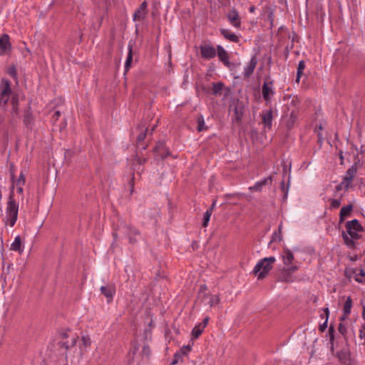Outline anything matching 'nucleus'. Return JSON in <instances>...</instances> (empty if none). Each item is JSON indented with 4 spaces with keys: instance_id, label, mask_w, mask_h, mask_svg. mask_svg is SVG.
Returning <instances> with one entry per match:
<instances>
[{
    "instance_id": "nucleus-1",
    "label": "nucleus",
    "mask_w": 365,
    "mask_h": 365,
    "mask_svg": "<svg viewBox=\"0 0 365 365\" xmlns=\"http://www.w3.org/2000/svg\"><path fill=\"white\" fill-rule=\"evenodd\" d=\"M14 186H11L9 200L6 208V222L10 227H14L16 222L19 213V202L14 199Z\"/></svg>"
},
{
    "instance_id": "nucleus-2",
    "label": "nucleus",
    "mask_w": 365,
    "mask_h": 365,
    "mask_svg": "<svg viewBox=\"0 0 365 365\" xmlns=\"http://www.w3.org/2000/svg\"><path fill=\"white\" fill-rule=\"evenodd\" d=\"M276 262V258L273 256L264 257L259 259L254 267L252 273L255 274L258 279H264L269 271L273 267V264Z\"/></svg>"
},
{
    "instance_id": "nucleus-3",
    "label": "nucleus",
    "mask_w": 365,
    "mask_h": 365,
    "mask_svg": "<svg viewBox=\"0 0 365 365\" xmlns=\"http://www.w3.org/2000/svg\"><path fill=\"white\" fill-rule=\"evenodd\" d=\"M120 231L128 239L129 244L135 245L141 238V233L138 229L128 224H121L119 227Z\"/></svg>"
},
{
    "instance_id": "nucleus-4",
    "label": "nucleus",
    "mask_w": 365,
    "mask_h": 365,
    "mask_svg": "<svg viewBox=\"0 0 365 365\" xmlns=\"http://www.w3.org/2000/svg\"><path fill=\"white\" fill-rule=\"evenodd\" d=\"M11 81L6 78H1L0 83V106L6 108L7 103L13 95Z\"/></svg>"
},
{
    "instance_id": "nucleus-5",
    "label": "nucleus",
    "mask_w": 365,
    "mask_h": 365,
    "mask_svg": "<svg viewBox=\"0 0 365 365\" xmlns=\"http://www.w3.org/2000/svg\"><path fill=\"white\" fill-rule=\"evenodd\" d=\"M275 93L276 91L274 86V81L271 79L269 76H266L262 86V95L266 105L271 103Z\"/></svg>"
},
{
    "instance_id": "nucleus-6",
    "label": "nucleus",
    "mask_w": 365,
    "mask_h": 365,
    "mask_svg": "<svg viewBox=\"0 0 365 365\" xmlns=\"http://www.w3.org/2000/svg\"><path fill=\"white\" fill-rule=\"evenodd\" d=\"M347 234L352 238L359 239V232L363 231V227L356 219L347 221L345 225Z\"/></svg>"
},
{
    "instance_id": "nucleus-7",
    "label": "nucleus",
    "mask_w": 365,
    "mask_h": 365,
    "mask_svg": "<svg viewBox=\"0 0 365 365\" xmlns=\"http://www.w3.org/2000/svg\"><path fill=\"white\" fill-rule=\"evenodd\" d=\"M357 170V163H355L346 171L345 175L343 177L342 184L344 185L346 190L351 186L354 177L356 174Z\"/></svg>"
},
{
    "instance_id": "nucleus-8",
    "label": "nucleus",
    "mask_w": 365,
    "mask_h": 365,
    "mask_svg": "<svg viewBox=\"0 0 365 365\" xmlns=\"http://www.w3.org/2000/svg\"><path fill=\"white\" fill-rule=\"evenodd\" d=\"M217 48H215L210 44H204L200 46L201 57L205 60L214 58L217 56Z\"/></svg>"
},
{
    "instance_id": "nucleus-9",
    "label": "nucleus",
    "mask_w": 365,
    "mask_h": 365,
    "mask_svg": "<svg viewBox=\"0 0 365 365\" xmlns=\"http://www.w3.org/2000/svg\"><path fill=\"white\" fill-rule=\"evenodd\" d=\"M260 116L264 128L271 130L274 118L272 108L270 107L268 110H263L260 113Z\"/></svg>"
},
{
    "instance_id": "nucleus-10",
    "label": "nucleus",
    "mask_w": 365,
    "mask_h": 365,
    "mask_svg": "<svg viewBox=\"0 0 365 365\" xmlns=\"http://www.w3.org/2000/svg\"><path fill=\"white\" fill-rule=\"evenodd\" d=\"M101 293L106 298L108 304L111 303L115 294V285L114 284H108L105 286H101L100 288Z\"/></svg>"
},
{
    "instance_id": "nucleus-11",
    "label": "nucleus",
    "mask_w": 365,
    "mask_h": 365,
    "mask_svg": "<svg viewBox=\"0 0 365 365\" xmlns=\"http://www.w3.org/2000/svg\"><path fill=\"white\" fill-rule=\"evenodd\" d=\"M272 181L273 178L272 175H269L257 181L253 186L249 187L248 190L251 192H262L264 186L272 185Z\"/></svg>"
},
{
    "instance_id": "nucleus-12",
    "label": "nucleus",
    "mask_w": 365,
    "mask_h": 365,
    "mask_svg": "<svg viewBox=\"0 0 365 365\" xmlns=\"http://www.w3.org/2000/svg\"><path fill=\"white\" fill-rule=\"evenodd\" d=\"M148 14V2L146 1H143L140 6L135 10L133 15V20L143 21L144 20Z\"/></svg>"
},
{
    "instance_id": "nucleus-13",
    "label": "nucleus",
    "mask_w": 365,
    "mask_h": 365,
    "mask_svg": "<svg viewBox=\"0 0 365 365\" xmlns=\"http://www.w3.org/2000/svg\"><path fill=\"white\" fill-rule=\"evenodd\" d=\"M153 153L156 155L160 156L161 159H165L170 155V151L164 141H158L156 143Z\"/></svg>"
},
{
    "instance_id": "nucleus-14",
    "label": "nucleus",
    "mask_w": 365,
    "mask_h": 365,
    "mask_svg": "<svg viewBox=\"0 0 365 365\" xmlns=\"http://www.w3.org/2000/svg\"><path fill=\"white\" fill-rule=\"evenodd\" d=\"M299 267L297 265H291L288 267H284L282 271L280 280L286 282H291L292 279V274L298 270Z\"/></svg>"
},
{
    "instance_id": "nucleus-15",
    "label": "nucleus",
    "mask_w": 365,
    "mask_h": 365,
    "mask_svg": "<svg viewBox=\"0 0 365 365\" xmlns=\"http://www.w3.org/2000/svg\"><path fill=\"white\" fill-rule=\"evenodd\" d=\"M12 46L10 42V36L4 34L0 37V56L4 55L7 51H11Z\"/></svg>"
},
{
    "instance_id": "nucleus-16",
    "label": "nucleus",
    "mask_w": 365,
    "mask_h": 365,
    "mask_svg": "<svg viewBox=\"0 0 365 365\" xmlns=\"http://www.w3.org/2000/svg\"><path fill=\"white\" fill-rule=\"evenodd\" d=\"M227 17L232 26L237 29L240 28L242 24L241 19L236 9L233 8L231 9L228 12Z\"/></svg>"
},
{
    "instance_id": "nucleus-17",
    "label": "nucleus",
    "mask_w": 365,
    "mask_h": 365,
    "mask_svg": "<svg viewBox=\"0 0 365 365\" xmlns=\"http://www.w3.org/2000/svg\"><path fill=\"white\" fill-rule=\"evenodd\" d=\"M24 125L29 128L32 129L34 125V117L32 114L31 106H29L27 108L24 110Z\"/></svg>"
},
{
    "instance_id": "nucleus-18",
    "label": "nucleus",
    "mask_w": 365,
    "mask_h": 365,
    "mask_svg": "<svg viewBox=\"0 0 365 365\" xmlns=\"http://www.w3.org/2000/svg\"><path fill=\"white\" fill-rule=\"evenodd\" d=\"M217 56L219 58V60L222 62V63L227 66L230 67V63L229 61V55L226 50L221 45L217 46Z\"/></svg>"
},
{
    "instance_id": "nucleus-19",
    "label": "nucleus",
    "mask_w": 365,
    "mask_h": 365,
    "mask_svg": "<svg viewBox=\"0 0 365 365\" xmlns=\"http://www.w3.org/2000/svg\"><path fill=\"white\" fill-rule=\"evenodd\" d=\"M257 64V59L256 58V56L254 55L251 58L249 63L244 68L243 75L245 78H249L253 73Z\"/></svg>"
},
{
    "instance_id": "nucleus-20",
    "label": "nucleus",
    "mask_w": 365,
    "mask_h": 365,
    "mask_svg": "<svg viewBox=\"0 0 365 365\" xmlns=\"http://www.w3.org/2000/svg\"><path fill=\"white\" fill-rule=\"evenodd\" d=\"M78 339V336H73L71 338V341L68 340H61L57 343V345L59 348L64 349L66 351L69 350L70 349L74 347L76 345L77 340Z\"/></svg>"
},
{
    "instance_id": "nucleus-21",
    "label": "nucleus",
    "mask_w": 365,
    "mask_h": 365,
    "mask_svg": "<svg viewBox=\"0 0 365 365\" xmlns=\"http://www.w3.org/2000/svg\"><path fill=\"white\" fill-rule=\"evenodd\" d=\"M281 256L282 258L283 263L287 267L292 265V264L294 259V257L293 253L290 250H289L288 248L284 249Z\"/></svg>"
},
{
    "instance_id": "nucleus-22",
    "label": "nucleus",
    "mask_w": 365,
    "mask_h": 365,
    "mask_svg": "<svg viewBox=\"0 0 365 365\" xmlns=\"http://www.w3.org/2000/svg\"><path fill=\"white\" fill-rule=\"evenodd\" d=\"M220 32L223 37L233 43H239L240 42V36L236 35L235 34L230 31V30L227 29H220Z\"/></svg>"
},
{
    "instance_id": "nucleus-23",
    "label": "nucleus",
    "mask_w": 365,
    "mask_h": 365,
    "mask_svg": "<svg viewBox=\"0 0 365 365\" xmlns=\"http://www.w3.org/2000/svg\"><path fill=\"white\" fill-rule=\"evenodd\" d=\"M11 98V113L13 116H19V96L17 94H13Z\"/></svg>"
},
{
    "instance_id": "nucleus-24",
    "label": "nucleus",
    "mask_w": 365,
    "mask_h": 365,
    "mask_svg": "<svg viewBox=\"0 0 365 365\" xmlns=\"http://www.w3.org/2000/svg\"><path fill=\"white\" fill-rule=\"evenodd\" d=\"M353 209L352 205H348L342 207L339 212V222H341L344 220L345 217L349 216Z\"/></svg>"
},
{
    "instance_id": "nucleus-25",
    "label": "nucleus",
    "mask_w": 365,
    "mask_h": 365,
    "mask_svg": "<svg viewBox=\"0 0 365 365\" xmlns=\"http://www.w3.org/2000/svg\"><path fill=\"white\" fill-rule=\"evenodd\" d=\"M336 355L341 364L344 365L348 364L350 357L348 351L346 349H341L337 351Z\"/></svg>"
},
{
    "instance_id": "nucleus-26",
    "label": "nucleus",
    "mask_w": 365,
    "mask_h": 365,
    "mask_svg": "<svg viewBox=\"0 0 365 365\" xmlns=\"http://www.w3.org/2000/svg\"><path fill=\"white\" fill-rule=\"evenodd\" d=\"M10 249L12 251L19 252V254L23 252L24 248L21 247V240L19 235L14 238V242L11 245Z\"/></svg>"
},
{
    "instance_id": "nucleus-27",
    "label": "nucleus",
    "mask_w": 365,
    "mask_h": 365,
    "mask_svg": "<svg viewBox=\"0 0 365 365\" xmlns=\"http://www.w3.org/2000/svg\"><path fill=\"white\" fill-rule=\"evenodd\" d=\"M155 128L153 127L150 131L148 128H145L143 131H142L137 137V146L138 148H140L141 143L143 142L148 135V133L149 132V135H152L153 132Z\"/></svg>"
},
{
    "instance_id": "nucleus-28",
    "label": "nucleus",
    "mask_w": 365,
    "mask_h": 365,
    "mask_svg": "<svg viewBox=\"0 0 365 365\" xmlns=\"http://www.w3.org/2000/svg\"><path fill=\"white\" fill-rule=\"evenodd\" d=\"M203 297L209 298V301H208L207 304L211 307L217 305L220 302V299L218 295H214V294H204Z\"/></svg>"
},
{
    "instance_id": "nucleus-29",
    "label": "nucleus",
    "mask_w": 365,
    "mask_h": 365,
    "mask_svg": "<svg viewBox=\"0 0 365 365\" xmlns=\"http://www.w3.org/2000/svg\"><path fill=\"white\" fill-rule=\"evenodd\" d=\"M334 333L335 330L332 326L329 328L327 332V337H329L330 349L331 353L334 354Z\"/></svg>"
},
{
    "instance_id": "nucleus-30",
    "label": "nucleus",
    "mask_w": 365,
    "mask_h": 365,
    "mask_svg": "<svg viewBox=\"0 0 365 365\" xmlns=\"http://www.w3.org/2000/svg\"><path fill=\"white\" fill-rule=\"evenodd\" d=\"M351 307H352V299L350 297H348L346 300L344 302V309H343L344 315L345 317H346L348 315L350 314Z\"/></svg>"
},
{
    "instance_id": "nucleus-31",
    "label": "nucleus",
    "mask_w": 365,
    "mask_h": 365,
    "mask_svg": "<svg viewBox=\"0 0 365 365\" xmlns=\"http://www.w3.org/2000/svg\"><path fill=\"white\" fill-rule=\"evenodd\" d=\"M133 61V50H132V46L128 45V53L125 62V72H127L131 65Z\"/></svg>"
},
{
    "instance_id": "nucleus-32",
    "label": "nucleus",
    "mask_w": 365,
    "mask_h": 365,
    "mask_svg": "<svg viewBox=\"0 0 365 365\" xmlns=\"http://www.w3.org/2000/svg\"><path fill=\"white\" fill-rule=\"evenodd\" d=\"M215 202H213L212 207L210 208L207 209V211L204 213L202 226L205 227H207L208 225V222L210 220V217L212 215V209H213V207L215 206Z\"/></svg>"
},
{
    "instance_id": "nucleus-33",
    "label": "nucleus",
    "mask_w": 365,
    "mask_h": 365,
    "mask_svg": "<svg viewBox=\"0 0 365 365\" xmlns=\"http://www.w3.org/2000/svg\"><path fill=\"white\" fill-rule=\"evenodd\" d=\"M342 237L344 240V242L346 246L349 247H352L354 246V240L355 238H352L351 236H348V235L345 232H342Z\"/></svg>"
},
{
    "instance_id": "nucleus-34",
    "label": "nucleus",
    "mask_w": 365,
    "mask_h": 365,
    "mask_svg": "<svg viewBox=\"0 0 365 365\" xmlns=\"http://www.w3.org/2000/svg\"><path fill=\"white\" fill-rule=\"evenodd\" d=\"M207 128H208L207 126H205V120H204L203 115H200L197 118V131L202 132L203 130H207Z\"/></svg>"
},
{
    "instance_id": "nucleus-35",
    "label": "nucleus",
    "mask_w": 365,
    "mask_h": 365,
    "mask_svg": "<svg viewBox=\"0 0 365 365\" xmlns=\"http://www.w3.org/2000/svg\"><path fill=\"white\" fill-rule=\"evenodd\" d=\"M91 340L88 335H83L81 336V344L80 345L79 348L81 349L82 347H84L85 349L91 346Z\"/></svg>"
},
{
    "instance_id": "nucleus-36",
    "label": "nucleus",
    "mask_w": 365,
    "mask_h": 365,
    "mask_svg": "<svg viewBox=\"0 0 365 365\" xmlns=\"http://www.w3.org/2000/svg\"><path fill=\"white\" fill-rule=\"evenodd\" d=\"M204 328L201 327L200 324L195 326L192 330V337L195 339L198 338L203 332Z\"/></svg>"
},
{
    "instance_id": "nucleus-37",
    "label": "nucleus",
    "mask_w": 365,
    "mask_h": 365,
    "mask_svg": "<svg viewBox=\"0 0 365 365\" xmlns=\"http://www.w3.org/2000/svg\"><path fill=\"white\" fill-rule=\"evenodd\" d=\"M213 94L214 95H219L221 94V91L222 88H224V83L221 81L213 83Z\"/></svg>"
},
{
    "instance_id": "nucleus-38",
    "label": "nucleus",
    "mask_w": 365,
    "mask_h": 365,
    "mask_svg": "<svg viewBox=\"0 0 365 365\" xmlns=\"http://www.w3.org/2000/svg\"><path fill=\"white\" fill-rule=\"evenodd\" d=\"M7 74L13 79L17 80V71L15 65H11L9 67L6 71Z\"/></svg>"
},
{
    "instance_id": "nucleus-39",
    "label": "nucleus",
    "mask_w": 365,
    "mask_h": 365,
    "mask_svg": "<svg viewBox=\"0 0 365 365\" xmlns=\"http://www.w3.org/2000/svg\"><path fill=\"white\" fill-rule=\"evenodd\" d=\"M281 228H282V223L279 225V230L278 231H274L273 233H272V242H275V241H281L282 240V234H281Z\"/></svg>"
},
{
    "instance_id": "nucleus-40",
    "label": "nucleus",
    "mask_w": 365,
    "mask_h": 365,
    "mask_svg": "<svg viewBox=\"0 0 365 365\" xmlns=\"http://www.w3.org/2000/svg\"><path fill=\"white\" fill-rule=\"evenodd\" d=\"M141 354L143 357H146L148 359L150 355V349L148 344H144L142 350H141Z\"/></svg>"
},
{
    "instance_id": "nucleus-41",
    "label": "nucleus",
    "mask_w": 365,
    "mask_h": 365,
    "mask_svg": "<svg viewBox=\"0 0 365 365\" xmlns=\"http://www.w3.org/2000/svg\"><path fill=\"white\" fill-rule=\"evenodd\" d=\"M182 356H181V353L177 351L173 356V359L171 361V364L172 365L177 364L180 361L182 360Z\"/></svg>"
},
{
    "instance_id": "nucleus-42",
    "label": "nucleus",
    "mask_w": 365,
    "mask_h": 365,
    "mask_svg": "<svg viewBox=\"0 0 365 365\" xmlns=\"http://www.w3.org/2000/svg\"><path fill=\"white\" fill-rule=\"evenodd\" d=\"M365 277V271L363 269H360L359 270V273L356 274L355 280L359 282H362L363 279L360 277Z\"/></svg>"
},
{
    "instance_id": "nucleus-43",
    "label": "nucleus",
    "mask_w": 365,
    "mask_h": 365,
    "mask_svg": "<svg viewBox=\"0 0 365 365\" xmlns=\"http://www.w3.org/2000/svg\"><path fill=\"white\" fill-rule=\"evenodd\" d=\"M192 346L190 345L183 346L178 352L181 353V356L187 355L191 351Z\"/></svg>"
},
{
    "instance_id": "nucleus-44",
    "label": "nucleus",
    "mask_w": 365,
    "mask_h": 365,
    "mask_svg": "<svg viewBox=\"0 0 365 365\" xmlns=\"http://www.w3.org/2000/svg\"><path fill=\"white\" fill-rule=\"evenodd\" d=\"M305 62L304 61H300L297 71V74L302 75L304 70L305 68Z\"/></svg>"
},
{
    "instance_id": "nucleus-45",
    "label": "nucleus",
    "mask_w": 365,
    "mask_h": 365,
    "mask_svg": "<svg viewBox=\"0 0 365 365\" xmlns=\"http://www.w3.org/2000/svg\"><path fill=\"white\" fill-rule=\"evenodd\" d=\"M68 331L69 329H62L58 331V335L63 341L68 338Z\"/></svg>"
},
{
    "instance_id": "nucleus-46",
    "label": "nucleus",
    "mask_w": 365,
    "mask_h": 365,
    "mask_svg": "<svg viewBox=\"0 0 365 365\" xmlns=\"http://www.w3.org/2000/svg\"><path fill=\"white\" fill-rule=\"evenodd\" d=\"M280 187H281L282 191H283L284 193V199L287 198V194H288V191H289V184L287 185H285L284 181H282L281 182V185H280Z\"/></svg>"
},
{
    "instance_id": "nucleus-47",
    "label": "nucleus",
    "mask_w": 365,
    "mask_h": 365,
    "mask_svg": "<svg viewBox=\"0 0 365 365\" xmlns=\"http://www.w3.org/2000/svg\"><path fill=\"white\" fill-rule=\"evenodd\" d=\"M341 205L340 199H331L330 206L331 208H338Z\"/></svg>"
},
{
    "instance_id": "nucleus-48",
    "label": "nucleus",
    "mask_w": 365,
    "mask_h": 365,
    "mask_svg": "<svg viewBox=\"0 0 365 365\" xmlns=\"http://www.w3.org/2000/svg\"><path fill=\"white\" fill-rule=\"evenodd\" d=\"M61 112L59 110L55 111L54 113L53 114L52 117H51V123L53 124H55L58 121V120L59 117L61 116Z\"/></svg>"
},
{
    "instance_id": "nucleus-49",
    "label": "nucleus",
    "mask_w": 365,
    "mask_h": 365,
    "mask_svg": "<svg viewBox=\"0 0 365 365\" xmlns=\"http://www.w3.org/2000/svg\"><path fill=\"white\" fill-rule=\"evenodd\" d=\"M25 184V177L24 173L21 172L19 175V178L16 180V185L23 186Z\"/></svg>"
},
{
    "instance_id": "nucleus-50",
    "label": "nucleus",
    "mask_w": 365,
    "mask_h": 365,
    "mask_svg": "<svg viewBox=\"0 0 365 365\" xmlns=\"http://www.w3.org/2000/svg\"><path fill=\"white\" fill-rule=\"evenodd\" d=\"M293 46H294V45L292 43H291L290 45L289 44L287 45V46L285 47L284 56H285L286 59L288 58L289 52L293 48Z\"/></svg>"
},
{
    "instance_id": "nucleus-51",
    "label": "nucleus",
    "mask_w": 365,
    "mask_h": 365,
    "mask_svg": "<svg viewBox=\"0 0 365 365\" xmlns=\"http://www.w3.org/2000/svg\"><path fill=\"white\" fill-rule=\"evenodd\" d=\"M317 342V339H316L314 341L313 349L310 351V359L315 358L317 359V356H315V353L317 349H314V344Z\"/></svg>"
},
{
    "instance_id": "nucleus-52",
    "label": "nucleus",
    "mask_w": 365,
    "mask_h": 365,
    "mask_svg": "<svg viewBox=\"0 0 365 365\" xmlns=\"http://www.w3.org/2000/svg\"><path fill=\"white\" fill-rule=\"evenodd\" d=\"M209 319H210L209 317H207L204 318L202 322L199 324L201 325V327L202 328L205 329L208 324Z\"/></svg>"
},
{
    "instance_id": "nucleus-53",
    "label": "nucleus",
    "mask_w": 365,
    "mask_h": 365,
    "mask_svg": "<svg viewBox=\"0 0 365 365\" xmlns=\"http://www.w3.org/2000/svg\"><path fill=\"white\" fill-rule=\"evenodd\" d=\"M339 331L342 335H345L346 332V328L343 324H340L339 326Z\"/></svg>"
},
{
    "instance_id": "nucleus-54",
    "label": "nucleus",
    "mask_w": 365,
    "mask_h": 365,
    "mask_svg": "<svg viewBox=\"0 0 365 365\" xmlns=\"http://www.w3.org/2000/svg\"><path fill=\"white\" fill-rule=\"evenodd\" d=\"M235 119H236V120H237V121L241 120L242 114L239 113L238 109H237V107L235 108Z\"/></svg>"
},
{
    "instance_id": "nucleus-55",
    "label": "nucleus",
    "mask_w": 365,
    "mask_h": 365,
    "mask_svg": "<svg viewBox=\"0 0 365 365\" xmlns=\"http://www.w3.org/2000/svg\"><path fill=\"white\" fill-rule=\"evenodd\" d=\"M137 162L140 164V165H143L145 164L146 162H147V158H137Z\"/></svg>"
},
{
    "instance_id": "nucleus-56",
    "label": "nucleus",
    "mask_w": 365,
    "mask_h": 365,
    "mask_svg": "<svg viewBox=\"0 0 365 365\" xmlns=\"http://www.w3.org/2000/svg\"><path fill=\"white\" fill-rule=\"evenodd\" d=\"M314 133H316V135L317 137V141L319 142V126H318L317 125H315Z\"/></svg>"
},
{
    "instance_id": "nucleus-57",
    "label": "nucleus",
    "mask_w": 365,
    "mask_h": 365,
    "mask_svg": "<svg viewBox=\"0 0 365 365\" xmlns=\"http://www.w3.org/2000/svg\"><path fill=\"white\" fill-rule=\"evenodd\" d=\"M289 38H292V42L291 43H292L294 45V42L297 39V35L296 34L295 32H292V36H291L290 35L289 36Z\"/></svg>"
},
{
    "instance_id": "nucleus-58",
    "label": "nucleus",
    "mask_w": 365,
    "mask_h": 365,
    "mask_svg": "<svg viewBox=\"0 0 365 365\" xmlns=\"http://www.w3.org/2000/svg\"><path fill=\"white\" fill-rule=\"evenodd\" d=\"M339 159H340V164L341 165H343L344 164V155H343V151L342 150H339Z\"/></svg>"
},
{
    "instance_id": "nucleus-59",
    "label": "nucleus",
    "mask_w": 365,
    "mask_h": 365,
    "mask_svg": "<svg viewBox=\"0 0 365 365\" xmlns=\"http://www.w3.org/2000/svg\"><path fill=\"white\" fill-rule=\"evenodd\" d=\"M148 145L146 144L144 141L141 143V146L140 148H138V149L140 150H145L147 149Z\"/></svg>"
},
{
    "instance_id": "nucleus-60",
    "label": "nucleus",
    "mask_w": 365,
    "mask_h": 365,
    "mask_svg": "<svg viewBox=\"0 0 365 365\" xmlns=\"http://www.w3.org/2000/svg\"><path fill=\"white\" fill-rule=\"evenodd\" d=\"M327 320H326L323 324H321V332H323L324 331V329L327 328Z\"/></svg>"
},
{
    "instance_id": "nucleus-61",
    "label": "nucleus",
    "mask_w": 365,
    "mask_h": 365,
    "mask_svg": "<svg viewBox=\"0 0 365 365\" xmlns=\"http://www.w3.org/2000/svg\"><path fill=\"white\" fill-rule=\"evenodd\" d=\"M364 331H365V330H364V329H361V330L359 331V337H360L361 339H364V338L365 339V333H364Z\"/></svg>"
},
{
    "instance_id": "nucleus-62",
    "label": "nucleus",
    "mask_w": 365,
    "mask_h": 365,
    "mask_svg": "<svg viewBox=\"0 0 365 365\" xmlns=\"http://www.w3.org/2000/svg\"><path fill=\"white\" fill-rule=\"evenodd\" d=\"M17 192L19 194H22L24 192L23 186L21 185H17Z\"/></svg>"
},
{
    "instance_id": "nucleus-63",
    "label": "nucleus",
    "mask_w": 365,
    "mask_h": 365,
    "mask_svg": "<svg viewBox=\"0 0 365 365\" xmlns=\"http://www.w3.org/2000/svg\"><path fill=\"white\" fill-rule=\"evenodd\" d=\"M301 76H302V75L297 74V76H296V78H295V82L296 83H299Z\"/></svg>"
},
{
    "instance_id": "nucleus-64",
    "label": "nucleus",
    "mask_w": 365,
    "mask_h": 365,
    "mask_svg": "<svg viewBox=\"0 0 365 365\" xmlns=\"http://www.w3.org/2000/svg\"><path fill=\"white\" fill-rule=\"evenodd\" d=\"M255 11V6H251L250 8H249V11L250 13H254Z\"/></svg>"
}]
</instances>
